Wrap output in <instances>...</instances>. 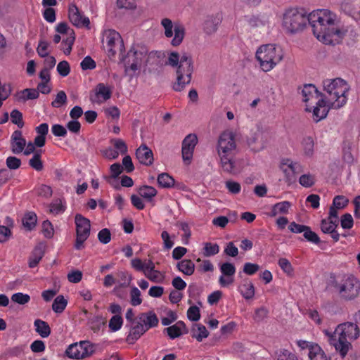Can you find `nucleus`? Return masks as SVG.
Instances as JSON below:
<instances>
[{"instance_id": "obj_1", "label": "nucleus", "mask_w": 360, "mask_h": 360, "mask_svg": "<svg viewBox=\"0 0 360 360\" xmlns=\"http://www.w3.org/2000/svg\"><path fill=\"white\" fill-rule=\"evenodd\" d=\"M337 15L328 9H318L309 15L303 10L290 8L285 11L283 18L284 28L290 33H296L310 25L314 35L325 44L340 43L347 30L336 24Z\"/></svg>"}, {"instance_id": "obj_2", "label": "nucleus", "mask_w": 360, "mask_h": 360, "mask_svg": "<svg viewBox=\"0 0 360 360\" xmlns=\"http://www.w3.org/2000/svg\"><path fill=\"white\" fill-rule=\"evenodd\" d=\"M217 150L223 172L230 174L239 173L240 166L236 158L238 148L233 133H221L218 139Z\"/></svg>"}, {"instance_id": "obj_3", "label": "nucleus", "mask_w": 360, "mask_h": 360, "mask_svg": "<svg viewBox=\"0 0 360 360\" xmlns=\"http://www.w3.org/2000/svg\"><path fill=\"white\" fill-rule=\"evenodd\" d=\"M324 334L328 338V342L333 346L337 352L344 357L352 347L351 341L357 339L360 331L356 323L345 322L339 324L334 333L328 330H323Z\"/></svg>"}, {"instance_id": "obj_4", "label": "nucleus", "mask_w": 360, "mask_h": 360, "mask_svg": "<svg viewBox=\"0 0 360 360\" xmlns=\"http://www.w3.org/2000/svg\"><path fill=\"white\" fill-rule=\"evenodd\" d=\"M323 88L324 92L322 94L328 112L330 108L339 109L346 104L347 94L349 90L346 81L340 77L326 79L323 81Z\"/></svg>"}, {"instance_id": "obj_5", "label": "nucleus", "mask_w": 360, "mask_h": 360, "mask_svg": "<svg viewBox=\"0 0 360 360\" xmlns=\"http://www.w3.org/2000/svg\"><path fill=\"white\" fill-rule=\"evenodd\" d=\"M166 65L176 68V82L173 85L176 91H181L186 85L190 84L193 72V60L191 56L184 53L181 56L176 51L168 53Z\"/></svg>"}, {"instance_id": "obj_6", "label": "nucleus", "mask_w": 360, "mask_h": 360, "mask_svg": "<svg viewBox=\"0 0 360 360\" xmlns=\"http://www.w3.org/2000/svg\"><path fill=\"white\" fill-rule=\"evenodd\" d=\"M302 101L306 105V111L311 112L313 120L318 122L326 117L327 106L324 103L323 94L318 91L315 85L304 84L302 89Z\"/></svg>"}, {"instance_id": "obj_7", "label": "nucleus", "mask_w": 360, "mask_h": 360, "mask_svg": "<svg viewBox=\"0 0 360 360\" xmlns=\"http://www.w3.org/2000/svg\"><path fill=\"white\" fill-rule=\"evenodd\" d=\"M329 285L344 300H353L359 295L360 281L352 274H333L330 276Z\"/></svg>"}, {"instance_id": "obj_8", "label": "nucleus", "mask_w": 360, "mask_h": 360, "mask_svg": "<svg viewBox=\"0 0 360 360\" xmlns=\"http://www.w3.org/2000/svg\"><path fill=\"white\" fill-rule=\"evenodd\" d=\"M255 57L264 72L273 70L283 58L281 48L274 44H264L256 51Z\"/></svg>"}, {"instance_id": "obj_9", "label": "nucleus", "mask_w": 360, "mask_h": 360, "mask_svg": "<svg viewBox=\"0 0 360 360\" xmlns=\"http://www.w3.org/2000/svg\"><path fill=\"white\" fill-rule=\"evenodd\" d=\"M75 223L76 226V239L74 248L80 250L84 248V243L90 236L91 223L89 219L81 214L75 215Z\"/></svg>"}, {"instance_id": "obj_10", "label": "nucleus", "mask_w": 360, "mask_h": 360, "mask_svg": "<svg viewBox=\"0 0 360 360\" xmlns=\"http://www.w3.org/2000/svg\"><path fill=\"white\" fill-rule=\"evenodd\" d=\"M102 44L104 46L105 44L106 51L110 57H113L116 54V46H118V50L122 53L124 51V46L120 33L115 30L108 29L103 32Z\"/></svg>"}, {"instance_id": "obj_11", "label": "nucleus", "mask_w": 360, "mask_h": 360, "mask_svg": "<svg viewBox=\"0 0 360 360\" xmlns=\"http://www.w3.org/2000/svg\"><path fill=\"white\" fill-rule=\"evenodd\" d=\"M161 25L165 30V35L167 38H171L174 34L172 40V45L174 46H179L183 41L185 36V28L181 25H173L172 20L169 18H163L161 20Z\"/></svg>"}, {"instance_id": "obj_12", "label": "nucleus", "mask_w": 360, "mask_h": 360, "mask_svg": "<svg viewBox=\"0 0 360 360\" xmlns=\"http://www.w3.org/2000/svg\"><path fill=\"white\" fill-rule=\"evenodd\" d=\"M94 352V346L89 341L70 345L65 351L66 355L71 359H84L91 356Z\"/></svg>"}, {"instance_id": "obj_13", "label": "nucleus", "mask_w": 360, "mask_h": 360, "mask_svg": "<svg viewBox=\"0 0 360 360\" xmlns=\"http://www.w3.org/2000/svg\"><path fill=\"white\" fill-rule=\"evenodd\" d=\"M280 169L285 175V181L290 184L295 181L297 174L303 171L302 165L297 162H293L289 158L282 159Z\"/></svg>"}, {"instance_id": "obj_14", "label": "nucleus", "mask_w": 360, "mask_h": 360, "mask_svg": "<svg viewBox=\"0 0 360 360\" xmlns=\"http://www.w3.org/2000/svg\"><path fill=\"white\" fill-rule=\"evenodd\" d=\"M339 224V217L335 214V211L329 212L328 217L321 221V230L324 233L330 235L335 243L340 240V233L336 229Z\"/></svg>"}, {"instance_id": "obj_15", "label": "nucleus", "mask_w": 360, "mask_h": 360, "mask_svg": "<svg viewBox=\"0 0 360 360\" xmlns=\"http://www.w3.org/2000/svg\"><path fill=\"white\" fill-rule=\"evenodd\" d=\"M146 52L139 51L133 46L127 53L124 59L125 70L135 72L141 65L143 58L146 56Z\"/></svg>"}, {"instance_id": "obj_16", "label": "nucleus", "mask_w": 360, "mask_h": 360, "mask_svg": "<svg viewBox=\"0 0 360 360\" xmlns=\"http://www.w3.org/2000/svg\"><path fill=\"white\" fill-rule=\"evenodd\" d=\"M221 275L219 278V283L221 287H228L233 284L236 266L230 262H224L219 266Z\"/></svg>"}, {"instance_id": "obj_17", "label": "nucleus", "mask_w": 360, "mask_h": 360, "mask_svg": "<svg viewBox=\"0 0 360 360\" xmlns=\"http://www.w3.org/2000/svg\"><path fill=\"white\" fill-rule=\"evenodd\" d=\"M68 18L72 25L77 27H89V18L83 15L79 10L78 7L74 4H72L69 6Z\"/></svg>"}, {"instance_id": "obj_18", "label": "nucleus", "mask_w": 360, "mask_h": 360, "mask_svg": "<svg viewBox=\"0 0 360 360\" xmlns=\"http://www.w3.org/2000/svg\"><path fill=\"white\" fill-rule=\"evenodd\" d=\"M198 143L197 136L195 134H188L182 141V158L186 164H190L194 148Z\"/></svg>"}, {"instance_id": "obj_19", "label": "nucleus", "mask_w": 360, "mask_h": 360, "mask_svg": "<svg viewBox=\"0 0 360 360\" xmlns=\"http://www.w3.org/2000/svg\"><path fill=\"white\" fill-rule=\"evenodd\" d=\"M112 96V89L104 83H98L94 89V94L91 100L97 103H101L110 99Z\"/></svg>"}, {"instance_id": "obj_20", "label": "nucleus", "mask_w": 360, "mask_h": 360, "mask_svg": "<svg viewBox=\"0 0 360 360\" xmlns=\"http://www.w3.org/2000/svg\"><path fill=\"white\" fill-rule=\"evenodd\" d=\"M222 21V14L217 13L215 15H209L203 24V30L207 34H212L217 32L219 25Z\"/></svg>"}, {"instance_id": "obj_21", "label": "nucleus", "mask_w": 360, "mask_h": 360, "mask_svg": "<svg viewBox=\"0 0 360 360\" xmlns=\"http://www.w3.org/2000/svg\"><path fill=\"white\" fill-rule=\"evenodd\" d=\"M136 156L142 165L149 166L153 162V153L146 144H141L136 149Z\"/></svg>"}, {"instance_id": "obj_22", "label": "nucleus", "mask_w": 360, "mask_h": 360, "mask_svg": "<svg viewBox=\"0 0 360 360\" xmlns=\"http://www.w3.org/2000/svg\"><path fill=\"white\" fill-rule=\"evenodd\" d=\"M146 331L147 328L142 323L136 322L134 326H131L126 342L130 345L134 344Z\"/></svg>"}, {"instance_id": "obj_23", "label": "nucleus", "mask_w": 360, "mask_h": 360, "mask_svg": "<svg viewBox=\"0 0 360 360\" xmlns=\"http://www.w3.org/2000/svg\"><path fill=\"white\" fill-rule=\"evenodd\" d=\"M26 146V141L23 138L22 131L15 130L11 135V149L14 154L22 153Z\"/></svg>"}, {"instance_id": "obj_24", "label": "nucleus", "mask_w": 360, "mask_h": 360, "mask_svg": "<svg viewBox=\"0 0 360 360\" xmlns=\"http://www.w3.org/2000/svg\"><path fill=\"white\" fill-rule=\"evenodd\" d=\"M164 331L172 340L180 337L183 333H188L186 324L182 321H179L175 324L165 328Z\"/></svg>"}, {"instance_id": "obj_25", "label": "nucleus", "mask_w": 360, "mask_h": 360, "mask_svg": "<svg viewBox=\"0 0 360 360\" xmlns=\"http://www.w3.org/2000/svg\"><path fill=\"white\" fill-rule=\"evenodd\" d=\"M238 290L245 300H251L255 296V286L248 278L243 281L242 284L238 287Z\"/></svg>"}, {"instance_id": "obj_26", "label": "nucleus", "mask_w": 360, "mask_h": 360, "mask_svg": "<svg viewBox=\"0 0 360 360\" xmlns=\"http://www.w3.org/2000/svg\"><path fill=\"white\" fill-rule=\"evenodd\" d=\"M139 319L140 322L147 328V330L157 326L159 322L157 315L153 311L141 314Z\"/></svg>"}, {"instance_id": "obj_27", "label": "nucleus", "mask_w": 360, "mask_h": 360, "mask_svg": "<svg viewBox=\"0 0 360 360\" xmlns=\"http://www.w3.org/2000/svg\"><path fill=\"white\" fill-rule=\"evenodd\" d=\"M291 203L289 201H282L274 205L271 209L269 216L274 217L278 214H286L289 212Z\"/></svg>"}, {"instance_id": "obj_28", "label": "nucleus", "mask_w": 360, "mask_h": 360, "mask_svg": "<svg viewBox=\"0 0 360 360\" xmlns=\"http://www.w3.org/2000/svg\"><path fill=\"white\" fill-rule=\"evenodd\" d=\"M191 335L198 342H202L203 339L209 335V332L205 326L200 323H195L193 325Z\"/></svg>"}, {"instance_id": "obj_29", "label": "nucleus", "mask_w": 360, "mask_h": 360, "mask_svg": "<svg viewBox=\"0 0 360 360\" xmlns=\"http://www.w3.org/2000/svg\"><path fill=\"white\" fill-rule=\"evenodd\" d=\"M349 203V199L342 195H336L333 200V203L329 208V212L335 211V214L338 216V210L345 208Z\"/></svg>"}, {"instance_id": "obj_30", "label": "nucleus", "mask_w": 360, "mask_h": 360, "mask_svg": "<svg viewBox=\"0 0 360 360\" xmlns=\"http://www.w3.org/2000/svg\"><path fill=\"white\" fill-rule=\"evenodd\" d=\"M269 16L266 14H257L250 16L248 22L252 27H263L269 22Z\"/></svg>"}, {"instance_id": "obj_31", "label": "nucleus", "mask_w": 360, "mask_h": 360, "mask_svg": "<svg viewBox=\"0 0 360 360\" xmlns=\"http://www.w3.org/2000/svg\"><path fill=\"white\" fill-rule=\"evenodd\" d=\"M35 331L43 338H48L51 334V328L44 321L36 319L34 321Z\"/></svg>"}, {"instance_id": "obj_32", "label": "nucleus", "mask_w": 360, "mask_h": 360, "mask_svg": "<svg viewBox=\"0 0 360 360\" xmlns=\"http://www.w3.org/2000/svg\"><path fill=\"white\" fill-rule=\"evenodd\" d=\"M178 270L186 276H191L195 271V264L191 259H183L178 262Z\"/></svg>"}, {"instance_id": "obj_33", "label": "nucleus", "mask_w": 360, "mask_h": 360, "mask_svg": "<svg viewBox=\"0 0 360 360\" xmlns=\"http://www.w3.org/2000/svg\"><path fill=\"white\" fill-rule=\"evenodd\" d=\"M105 323V319L100 315L91 316L88 319V324L94 333H98Z\"/></svg>"}, {"instance_id": "obj_34", "label": "nucleus", "mask_w": 360, "mask_h": 360, "mask_svg": "<svg viewBox=\"0 0 360 360\" xmlns=\"http://www.w3.org/2000/svg\"><path fill=\"white\" fill-rule=\"evenodd\" d=\"M23 226L28 231L32 230L37 224V217L33 212H28L25 214L22 219Z\"/></svg>"}, {"instance_id": "obj_35", "label": "nucleus", "mask_w": 360, "mask_h": 360, "mask_svg": "<svg viewBox=\"0 0 360 360\" xmlns=\"http://www.w3.org/2000/svg\"><path fill=\"white\" fill-rule=\"evenodd\" d=\"M302 148L305 156L312 157L314 152V141L313 138L311 136L304 138L302 141Z\"/></svg>"}, {"instance_id": "obj_36", "label": "nucleus", "mask_w": 360, "mask_h": 360, "mask_svg": "<svg viewBox=\"0 0 360 360\" xmlns=\"http://www.w3.org/2000/svg\"><path fill=\"white\" fill-rule=\"evenodd\" d=\"M139 195L145 198L146 200L150 201L153 198L157 195V190L150 186H142L138 189Z\"/></svg>"}, {"instance_id": "obj_37", "label": "nucleus", "mask_w": 360, "mask_h": 360, "mask_svg": "<svg viewBox=\"0 0 360 360\" xmlns=\"http://www.w3.org/2000/svg\"><path fill=\"white\" fill-rule=\"evenodd\" d=\"M18 100L26 101L36 99L39 96V91L35 89H25L18 94Z\"/></svg>"}, {"instance_id": "obj_38", "label": "nucleus", "mask_w": 360, "mask_h": 360, "mask_svg": "<svg viewBox=\"0 0 360 360\" xmlns=\"http://www.w3.org/2000/svg\"><path fill=\"white\" fill-rule=\"evenodd\" d=\"M117 283L120 287L126 288L129 285L131 282L132 277L131 274H129L126 271H120L116 273Z\"/></svg>"}, {"instance_id": "obj_39", "label": "nucleus", "mask_w": 360, "mask_h": 360, "mask_svg": "<svg viewBox=\"0 0 360 360\" xmlns=\"http://www.w3.org/2000/svg\"><path fill=\"white\" fill-rule=\"evenodd\" d=\"M44 256L40 248H35L29 257V267H36Z\"/></svg>"}, {"instance_id": "obj_40", "label": "nucleus", "mask_w": 360, "mask_h": 360, "mask_svg": "<svg viewBox=\"0 0 360 360\" xmlns=\"http://www.w3.org/2000/svg\"><path fill=\"white\" fill-rule=\"evenodd\" d=\"M158 183L162 188H172L174 185V179L167 173H162L158 176Z\"/></svg>"}, {"instance_id": "obj_41", "label": "nucleus", "mask_w": 360, "mask_h": 360, "mask_svg": "<svg viewBox=\"0 0 360 360\" xmlns=\"http://www.w3.org/2000/svg\"><path fill=\"white\" fill-rule=\"evenodd\" d=\"M309 360H328L326 354L322 348L319 346H315L312 351L308 353Z\"/></svg>"}, {"instance_id": "obj_42", "label": "nucleus", "mask_w": 360, "mask_h": 360, "mask_svg": "<svg viewBox=\"0 0 360 360\" xmlns=\"http://www.w3.org/2000/svg\"><path fill=\"white\" fill-rule=\"evenodd\" d=\"M203 245L202 254L205 257L214 256L219 252V246L217 243L206 242Z\"/></svg>"}, {"instance_id": "obj_43", "label": "nucleus", "mask_w": 360, "mask_h": 360, "mask_svg": "<svg viewBox=\"0 0 360 360\" xmlns=\"http://www.w3.org/2000/svg\"><path fill=\"white\" fill-rule=\"evenodd\" d=\"M29 165L37 172L43 169L44 165L41 160V150H37L34 153L32 158L29 160Z\"/></svg>"}, {"instance_id": "obj_44", "label": "nucleus", "mask_w": 360, "mask_h": 360, "mask_svg": "<svg viewBox=\"0 0 360 360\" xmlns=\"http://www.w3.org/2000/svg\"><path fill=\"white\" fill-rule=\"evenodd\" d=\"M75 33L73 30H71V33L69 34V36L65 39H63L62 41V49L63 50V52L65 55H69L71 53L72 46L75 42Z\"/></svg>"}, {"instance_id": "obj_45", "label": "nucleus", "mask_w": 360, "mask_h": 360, "mask_svg": "<svg viewBox=\"0 0 360 360\" xmlns=\"http://www.w3.org/2000/svg\"><path fill=\"white\" fill-rule=\"evenodd\" d=\"M68 302L63 295L57 296L52 304V309L56 313H62L67 306Z\"/></svg>"}, {"instance_id": "obj_46", "label": "nucleus", "mask_w": 360, "mask_h": 360, "mask_svg": "<svg viewBox=\"0 0 360 360\" xmlns=\"http://www.w3.org/2000/svg\"><path fill=\"white\" fill-rule=\"evenodd\" d=\"M123 325V319L121 315H114L109 321L108 327L112 332L119 330Z\"/></svg>"}, {"instance_id": "obj_47", "label": "nucleus", "mask_w": 360, "mask_h": 360, "mask_svg": "<svg viewBox=\"0 0 360 360\" xmlns=\"http://www.w3.org/2000/svg\"><path fill=\"white\" fill-rule=\"evenodd\" d=\"M68 101L67 95L64 91H60L57 93L55 99L51 102L53 108H59L66 104Z\"/></svg>"}, {"instance_id": "obj_48", "label": "nucleus", "mask_w": 360, "mask_h": 360, "mask_svg": "<svg viewBox=\"0 0 360 360\" xmlns=\"http://www.w3.org/2000/svg\"><path fill=\"white\" fill-rule=\"evenodd\" d=\"M145 276L151 282L162 283L165 280V274L159 270H154L148 274L146 273Z\"/></svg>"}, {"instance_id": "obj_49", "label": "nucleus", "mask_w": 360, "mask_h": 360, "mask_svg": "<svg viewBox=\"0 0 360 360\" xmlns=\"http://www.w3.org/2000/svg\"><path fill=\"white\" fill-rule=\"evenodd\" d=\"M277 360H299L297 356L286 349H281L277 353Z\"/></svg>"}, {"instance_id": "obj_50", "label": "nucleus", "mask_w": 360, "mask_h": 360, "mask_svg": "<svg viewBox=\"0 0 360 360\" xmlns=\"http://www.w3.org/2000/svg\"><path fill=\"white\" fill-rule=\"evenodd\" d=\"M315 176L310 174H302L299 179V183L303 187L310 188L315 184Z\"/></svg>"}, {"instance_id": "obj_51", "label": "nucleus", "mask_w": 360, "mask_h": 360, "mask_svg": "<svg viewBox=\"0 0 360 360\" xmlns=\"http://www.w3.org/2000/svg\"><path fill=\"white\" fill-rule=\"evenodd\" d=\"M12 302L24 305L30 301V296L28 294L22 292H16L11 296Z\"/></svg>"}, {"instance_id": "obj_52", "label": "nucleus", "mask_w": 360, "mask_h": 360, "mask_svg": "<svg viewBox=\"0 0 360 360\" xmlns=\"http://www.w3.org/2000/svg\"><path fill=\"white\" fill-rule=\"evenodd\" d=\"M11 122L16 124L19 128H22L24 122L22 120V113L17 109H14L11 112Z\"/></svg>"}, {"instance_id": "obj_53", "label": "nucleus", "mask_w": 360, "mask_h": 360, "mask_svg": "<svg viewBox=\"0 0 360 360\" xmlns=\"http://www.w3.org/2000/svg\"><path fill=\"white\" fill-rule=\"evenodd\" d=\"M130 298V303L132 306H138L141 304V292L136 287H133L131 289Z\"/></svg>"}, {"instance_id": "obj_54", "label": "nucleus", "mask_w": 360, "mask_h": 360, "mask_svg": "<svg viewBox=\"0 0 360 360\" xmlns=\"http://www.w3.org/2000/svg\"><path fill=\"white\" fill-rule=\"evenodd\" d=\"M114 146L115 150L119 152V154L124 155L127 152V146L126 143L120 139H113L110 141Z\"/></svg>"}, {"instance_id": "obj_55", "label": "nucleus", "mask_w": 360, "mask_h": 360, "mask_svg": "<svg viewBox=\"0 0 360 360\" xmlns=\"http://www.w3.org/2000/svg\"><path fill=\"white\" fill-rule=\"evenodd\" d=\"M303 236L304 238L314 244H319L320 243V238L319 236L314 231H311V228L307 226V229L303 233Z\"/></svg>"}, {"instance_id": "obj_56", "label": "nucleus", "mask_w": 360, "mask_h": 360, "mask_svg": "<svg viewBox=\"0 0 360 360\" xmlns=\"http://www.w3.org/2000/svg\"><path fill=\"white\" fill-rule=\"evenodd\" d=\"M340 225L344 229H350L353 227L354 220L351 214L345 213L341 217Z\"/></svg>"}, {"instance_id": "obj_57", "label": "nucleus", "mask_w": 360, "mask_h": 360, "mask_svg": "<svg viewBox=\"0 0 360 360\" xmlns=\"http://www.w3.org/2000/svg\"><path fill=\"white\" fill-rule=\"evenodd\" d=\"M342 158L348 164L354 162V158L351 152V146L349 143H345L342 148Z\"/></svg>"}, {"instance_id": "obj_58", "label": "nucleus", "mask_w": 360, "mask_h": 360, "mask_svg": "<svg viewBox=\"0 0 360 360\" xmlns=\"http://www.w3.org/2000/svg\"><path fill=\"white\" fill-rule=\"evenodd\" d=\"M278 264L280 268L287 274L290 275L293 272V268L290 262L286 258L278 259Z\"/></svg>"}, {"instance_id": "obj_59", "label": "nucleus", "mask_w": 360, "mask_h": 360, "mask_svg": "<svg viewBox=\"0 0 360 360\" xmlns=\"http://www.w3.org/2000/svg\"><path fill=\"white\" fill-rule=\"evenodd\" d=\"M187 316L192 321H198L200 319V309L197 306L190 307L187 311Z\"/></svg>"}, {"instance_id": "obj_60", "label": "nucleus", "mask_w": 360, "mask_h": 360, "mask_svg": "<svg viewBox=\"0 0 360 360\" xmlns=\"http://www.w3.org/2000/svg\"><path fill=\"white\" fill-rule=\"evenodd\" d=\"M98 239L103 244H108L111 240V233L107 228L101 229L98 233Z\"/></svg>"}, {"instance_id": "obj_61", "label": "nucleus", "mask_w": 360, "mask_h": 360, "mask_svg": "<svg viewBox=\"0 0 360 360\" xmlns=\"http://www.w3.org/2000/svg\"><path fill=\"white\" fill-rule=\"evenodd\" d=\"M42 233L47 238H51L53 236V227L49 220H46L42 223Z\"/></svg>"}, {"instance_id": "obj_62", "label": "nucleus", "mask_w": 360, "mask_h": 360, "mask_svg": "<svg viewBox=\"0 0 360 360\" xmlns=\"http://www.w3.org/2000/svg\"><path fill=\"white\" fill-rule=\"evenodd\" d=\"M57 71L62 77H66L70 72V67L68 61H60L57 65Z\"/></svg>"}, {"instance_id": "obj_63", "label": "nucleus", "mask_w": 360, "mask_h": 360, "mask_svg": "<svg viewBox=\"0 0 360 360\" xmlns=\"http://www.w3.org/2000/svg\"><path fill=\"white\" fill-rule=\"evenodd\" d=\"M51 132L55 136L58 137H65L68 134L67 129L59 124L52 125Z\"/></svg>"}, {"instance_id": "obj_64", "label": "nucleus", "mask_w": 360, "mask_h": 360, "mask_svg": "<svg viewBox=\"0 0 360 360\" xmlns=\"http://www.w3.org/2000/svg\"><path fill=\"white\" fill-rule=\"evenodd\" d=\"M259 269V266L257 264L251 262H246L243 266V272L249 276L254 275Z\"/></svg>"}]
</instances>
